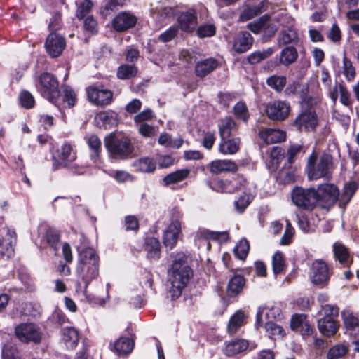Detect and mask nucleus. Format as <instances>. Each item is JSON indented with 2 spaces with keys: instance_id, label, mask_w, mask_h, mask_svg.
Returning a JSON list of instances; mask_svg holds the SVG:
<instances>
[{
  "instance_id": "obj_38",
  "label": "nucleus",
  "mask_w": 359,
  "mask_h": 359,
  "mask_svg": "<svg viewBox=\"0 0 359 359\" xmlns=\"http://www.w3.org/2000/svg\"><path fill=\"white\" fill-rule=\"evenodd\" d=\"M245 285V279L241 275H235L232 277L227 286V294L230 297H236L243 290Z\"/></svg>"
},
{
  "instance_id": "obj_50",
  "label": "nucleus",
  "mask_w": 359,
  "mask_h": 359,
  "mask_svg": "<svg viewBox=\"0 0 359 359\" xmlns=\"http://www.w3.org/2000/svg\"><path fill=\"white\" fill-rule=\"evenodd\" d=\"M250 250L248 241L245 238L241 239L233 249L234 254L239 259H244Z\"/></svg>"
},
{
  "instance_id": "obj_13",
  "label": "nucleus",
  "mask_w": 359,
  "mask_h": 359,
  "mask_svg": "<svg viewBox=\"0 0 359 359\" xmlns=\"http://www.w3.org/2000/svg\"><path fill=\"white\" fill-rule=\"evenodd\" d=\"M137 22V17L127 11L118 13L112 20V27L115 31L123 32L135 26Z\"/></svg>"
},
{
  "instance_id": "obj_32",
  "label": "nucleus",
  "mask_w": 359,
  "mask_h": 359,
  "mask_svg": "<svg viewBox=\"0 0 359 359\" xmlns=\"http://www.w3.org/2000/svg\"><path fill=\"white\" fill-rule=\"evenodd\" d=\"M241 140L238 137L226 138L221 140L219 145V151L223 154H234L240 149Z\"/></svg>"
},
{
  "instance_id": "obj_10",
  "label": "nucleus",
  "mask_w": 359,
  "mask_h": 359,
  "mask_svg": "<svg viewBox=\"0 0 359 359\" xmlns=\"http://www.w3.org/2000/svg\"><path fill=\"white\" fill-rule=\"evenodd\" d=\"M290 104L285 100H274L267 104L266 113L269 118L273 121H284L290 112Z\"/></svg>"
},
{
  "instance_id": "obj_31",
  "label": "nucleus",
  "mask_w": 359,
  "mask_h": 359,
  "mask_svg": "<svg viewBox=\"0 0 359 359\" xmlns=\"http://www.w3.org/2000/svg\"><path fill=\"white\" fill-rule=\"evenodd\" d=\"M144 248L147 252V258L151 260H158L160 258V243L157 238L154 237L147 238L145 239Z\"/></svg>"
},
{
  "instance_id": "obj_20",
  "label": "nucleus",
  "mask_w": 359,
  "mask_h": 359,
  "mask_svg": "<svg viewBox=\"0 0 359 359\" xmlns=\"http://www.w3.org/2000/svg\"><path fill=\"white\" fill-rule=\"evenodd\" d=\"M332 251L335 260L343 267H349L353 263L348 249L341 243L335 242L332 245Z\"/></svg>"
},
{
  "instance_id": "obj_58",
  "label": "nucleus",
  "mask_w": 359,
  "mask_h": 359,
  "mask_svg": "<svg viewBox=\"0 0 359 359\" xmlns=\"http://www.w3.org/2000/svg\"><path fill=\"white\" fill-rule=\"evenodd\" d=\"M93 6V3L90 0H83L79 6L76 11V17L82 19L89 13Z\"/></svg>"
},
{
  "instance_id": "obj_41",
  "label": "nucleus",
  "mask_w": 359,
  "mask_h": 359,
  "mask_svg": "<svg viewBox=\"0 0 359 359\" xmlns=\"http://www.w3.org/2000/svg\"><path fill=\"white\" fill-rule=\"evenodd\" d=\"M245 318V316L243 312L236 311L229 320L227 327L228 333L230 334H235L244 325Z\"/></svg>"
},
{
  "instance_id": "obj_47",
  "label": "nucleus",
  "mask_w": 359,
  "mask_h": 359,
  "mask_svg": "<svg viewBox=\"0 0 359 359\" xmlns=\"http://www.w3.org/2000/svg\"><path fill=\"white\" fill-rule=\"evenodd\" d=\"M242 191L243 194L234 201L235 210L239 213L243 212L253 199L252 195L247 193V191Z\"/></svg>"
},
{
  "instance_id": "obj_46",
  "label": "nucleus",
  "mask_w": 359,
  "mask_h": 359,
  "mask_svg": "<svg viewBox=\"0 0 359 359\" xmlns=\"http://www.w3.org/2000/svg\"><path fill=\"white\" fill-rule=\"evenodd\" d=\"M266 82L277 93H280L286 86L287 78L285 76L272 75L266 79Z\"/></svg>"
},
{
  "instance_id": "obj_52",
  "label": "nucleus",
  "mask_w": 359,
  "mask_h": 359,
  "mask_svg": "<svg viewBox=\"0 0 359 359\" xmlns=\"http://www.w3.org/2000/svg\"><path fill=\"white\" fill-rule=\"evenodd\" d=\"M265 330L266 333L269 335V337H282L284 336L285 332L284 330L280 325H278L276 323L272 320H268L265 323Z\"/></svg>"
},
{
  "instance_id": "obj_51",
  "label": "nucleus",
  "mask_w": 359,
  "mask_h": 359,
  "mask_svg": "<svg viewBox=\"0 0 359 359\" xmlns=\"http://www.w3.org/2000/svg\"><path fill=\"white\" fill-rule=\"evenodd\" d=\"M2 359H20L19 352L13 344L7 343L2 347Z\"/></svg>"
},
{
  "instance_id": "obj_3",
  "label": "nucleus",
  "mask_w": 359,
  "mask_h": 359,
  "mask_svg": "<svg viewBox=\"0 0 359 359\" xmlns=\"http://www.w3.org/2000/svg\"><path fill=\"white\" fill-rule=\"evenodd\" d=\"M104 144L111 158L126 160L133 156L134 146L127 136L110 134L105 137Z\"/></svg>"
},
{
  "instance_id": "obj_60",
  "label": "nucleus",
  "mask_w": 359,
  "mask_h": 359,
  "mask_svg": "<svg viewBox=\"0 0 359 359\" xmlns=\"http://www.w3.org/2000/svg\"><path fill=\"white\" fill-rule=\"evenodd\" d=\"M346 351V346L343 345H336L329 350L327 357L328 359H338L344 356Z\"/></svg>"
},
{
  "instance_id": "obj_57",
  "label": "nucleus",
  "mask_w": 359,
  "mask_h": 359,
  "mask_svg": "<svg viewBox=\"0 0 359 359\" xmlns=\"http://www.w3.org/2000/svg\"><path fill=\"white\" fill-rule=\"evenodd\" d=\"M309 86L307 84L303 85L302 90L300 91V97L302 100V106L306 105L312 107L317 104V100L309 95Z\"/></svg>"
},
{
  "instance_id": "obj_16",
  "label": "nucleus",
  "mask_w": 359,
  "mask_h": 359,
  "mask_svg": "<svg viewBox=\"0 0 359 359\" xmlns=\"http://www.w3.org/2000/svg\"><path fill=\"white\" fill-rule=\"evenodd\" d=\"M181 233V222L178 220L171 222L164 231L163 243L169 250L173 249L177 245L179 235Z\"/></svg>"
},
{
  "instance_id": "obj_59",
  "label": "nucleus",
  "mask_w": 359,
  "mask_h": 359,
  "mask_svg": "<svg viewBox=\"0 0 359 359\" xmlns=\"http://www.w3.org/2000/svg\"><path fill=\"white\" fill-rule=\"evenodd\" d=\"M64 102L67 103L69 107L74 106L76 102V94L75 91L69 86H65L63 88Z\"/></svg>"
},
{
  "instance_id": "obj_37",
  "label": "nucleus",
  "mask_w": 359,
  "mask_h": 359,
  "mask_svg": "<svg viewBox=\"0 0 359 359\" xmlns=\"http://www.w3.org/2000/svg\"><path fill=\"white\" fill-rule=\"evenodd\" d=\"M298 57V52L294 46H286L280 53L279 62L284 66H289L293 64Z\"/></svg>"
},
{
  "instance_id": "obj_35",
  "label": "nucleus",
  "mask_w": 359,
  "mask_h": 359,
  "mask_svg": "<svg viewBox=\"0 0 359 359\" xmlns=\"http://www.w3.org/2000/svg\"><path fill=\"white\" fill-rule=\"evenodd\" d=\"M299 41L297 32L294 28H287L282 30L278 36V44L279 46L290 43L297 44Z\"/></svg>"
},
{
  "instance_id": "obj_15",
  "label": "nucleus",
  "mask_w": 359,
  "mask_h": 359,
  "mask_svg": "<svg viewBox=\"0 0 359 359\" xmlns=\"http://www.w3.org/2000/svg\"><path fill=\"white\" fill-rule=\"evenodd\" d=\"M179 27L184 32L189 33L196 29L198 25L197 13L194 9L181 12L177 16Z\"/></svg>"
},
{
  "instance_id": "obj_27",
  "label": "nucleus",
  "mask_w": 359,
  "mask_h": 359,
  "mask_svg": "<svg viewBox=\"0 0 359 359\" xmlns=\"http://www.w3.org/2000/svg\"><path fill=\"white\" fill-rule=\"evenodd\" d=\"M62 340L68 349H74L79 340V331L73 327H65L61 330Z\"/></svg>"
},
{
  "instance_id": "obj_64",
  "label": "nucleus",
  "mask_w": 359,
  "mask_h": 359,
  "mask_svg": "<svg viewBox=\"0 0 359 359\" xmlns=\"http://www.w3.org/2000/svg\"><path fill=\"white\" fill-rule=\"evenodd\" d=\"M138 131L142 136L146 137H151L156 135L154 127L145 123L140 124Z\"/></svg>"
},
{
  "instance_id": "obj_30",
  "label": "nucleus",
  "mask_w": 359,
  "mask_h": 359,
  "mask_svg": "<svg viewBox=\"0 0 359 359\" xmlns=\"http://www.w3.org/2000/svg\"><path fill=\"white\" fill-rule=\"evenodd\" d=\"M318 327L320 333L326 337L333 336L337 331V325L332 318L324 316L318 320Z\"/></svg>"
},
{
  "instance_id": "obj_12",
  "label": "nucleus",
  "mask_w": 359,
  "mask_h": 359,
  "mask_svg": "<svg viewBox=\"0 0 359 359\" xmlns=\"http://www.w3.org/2000/svg\"><path fill=\"white\" fill-rule=\"evenodd\" d=\"M318 123L317 114L311 108L304 109L293 121V126L299 130L307 132L314 130Z\"/></svg>"
},
{
  "instance_id": "obj_4",
  "label": "nucleus",
  "mask_w": 359,
  "mask_h": 359,
  "mask_svg": "<svg viewBox=\"0 0 359 359\" xmlns=\"http://www.w3.org/2000/svg\"><path fill=\"white\" fill-rule=\"evenodd\" d=\"M334 169L333 158L329 154H323L318 158L315 151L308 158L307 172L310 180L329 178Z\"/></svg>"
},
{
  "instance_id": "obj_33",
  "label": "nucleus",
  "mask_w": 359,
  "mask_h": 359,
  "mask_svg": "<svg viewBox=\"0 0 359 359\" xmlns=\"http://www.w3.org/2000/svg\"><path fill=\"white\" fill-rule=\"evenodd\" d=\"M217 66V61L213 58L198 62L195 67L196 74L199 77H204L215 70Z\"/></svg>"
},
{
  "instance_id": "obj_7",
  "label": "nucleus",
  "mask_w": 359,
  "mask_h": 359,
  "mask_svg": "<svg viewBox=\"0 0 359 359\" xmlns=\"http://www.w3.org/2000/svg\"><path fill=\"white\" fill-rule=\"evenodd\" d=\"M331 273L327 262L321 259H315L310 268L309 278L315 285L323 287L327 285Z\"/></svg>"
},
{
  "instance_id": "obj_42",
  "label": "nucleus",
  "mask_w": 359,
  "mask_h": 359,
  "mask_svg": "<svg viewBox=\"0 0 359 359\" xmlns=\"http://www.w3.org/2000/svg\"><path fill=\"white\" fill-rule=\"evenodd\" d=\"M358 189V184L355 181H350L346 183L343 193L341 194L339 198L340 205H346L347 203H348Z\"/></svg>"
},
{
  "instance_id": "obj_1",
  "label": "nucleus",
  "mask_w": 359,
  "mask_h": 359,
  "mask_svg": "<svg viewBox=\"0 0 359 359\" xmlns=\"http://www.w3.org/2000/svg\"><path fill=\"white\" fill-rule=\"evenodd\" d=\"M193 276V271L187 262V256L182 252L173 256V261L168 270V278L171 287L172 299L178 298Z\"/></svg>"
},
{
  "instance_id": "obj_18",
  "label": "nucleus",
  "mask_w": 359,
  "mask_h": 359,
  "mask_svg": "<svg viewBox=\"0 0 359 359\" xmlns=\"http://www.w3.org/2000/svg\"><path fill=\"white\" fill-rule=\"evenodd\" d=\"M212 175H219L226 172H234L238 170V166L231 160H214L205 166Z\"/></svg>"
},
{
  "instance_id": "obj_53",
  "label": "nucleus",
  "mask_w": 359,
  "mask_h": 359,
  "mask_svg": "<svg viewBox=\"0 0 359 359\" xmlns=\"http://www.w3.org/2000/svg\"><path fill=\"white\" fill-rule=\"evenodd\" d=\"M233 114L235 116L242 120L244 122H247L249 118V113L247 106L243 102H238L233 107Z\"/></svg>"
},
{
  "instance_id": "obj_6",
  "label": "nucleus",
  "mask_w": 359,
  "mask_h": 359,
  "mask_svg": "<svg viewBox=\"0 0 359 359\" xmlns=\"http://www.w3.org/2000/svg\"><path fill=\"white\" fill-rule=\"evenodd\" d=\"M38 90L43 97L53 104H56L60 97L58 81L50 73H43L40 76Z\"/></svg>"
},
{
  "instance_id": "obj_63",
  "label": "nucleus",
  "mask_w": 359,
  "mask_h": 359,
  "mask_svg": "<svg viewBox=\"0 0 359 359\" xmlns=\"http://www.w3.org/2000/svg\"><path fill=\"white\" fill-rule=\"evenodd\" d=\"M303 150V147L301 144H292L290 146L287 151V162L292 164L297 155L299 154Z\"/></svg>"
},
{
  "instance_id": "obj_22",
  "label": "nucleus",
  "mask_w": 359,
  "mask_h": 359,
  "mask_svg": "<svg viewBox=\"0 0 359 359\" xmlns=\"http://www.w3.org/2000/svg\"><path fill=\"white\" fill-rule=\"evenodd\" d=\"M259 137L266 144H276L284 141L286 138L285 133L278 129L264 128L259 133Z\"/></svg>"
},
{
  "instance_id": "obj_14",
  "label": "nucleus",
  "mask_w": 359,
  "mask_h": 359,
  "mask_svg": "<svg viewBox=\"0 0 359 359\" xmlns=\"http://www.w3.org/2000/svg\"><path fill=\"white\" fill-rule=\"evenodd\" d=\"M65 46V38L54 32L48 36L45 43L46 50L52 57H57L60 55Z\"/></svg>"
},
{
  "instance_id": "obj_54",
  "label": "nucleus",
  "mask_w": 359,
  "mask_h": 359,
  "mask_svg": "<svg viewBox=\"0 0 359 359\" xmlns=\"http://www.w3.org/2000/svg\"><path fill=\"white\" fill-rule=\"evenodd\" d=\"M216 28L212 24H203L200 25L197 30L196 34L200 38L210 37L215 35Z\"/></svg>"
},
{
  "instance_id": "obj_8",
  "label": "nucleus",
  "mask_w": 359,
  "mask_h": 359,
  "mask_svg": "<svg viewBox=\"0 0 359 359\" xmlns=\"http://www.w3.org/2000/svg\"><path fill=\"white\" fill-rule=\"evenodd\" d=\"M292 202L306 210H312L317 205L315 189H303L297 187L292 192Z\"/></svg>"
},
{
  "instance_id": "obj_17",
  "label": "nucleus",
  "mask_w": 359,
  "mask_h": 359,
  "mask_svg": "<svg viewBox=\"0 0 359 359\" xmlns=\"http://www.w3.org/2000/svg\"><path fill=\"white\" fill-rule=\"evenodd\" d=\"M86 93L89 101L96 105H107L111 101L112 93L109 90H102L95 86H89L86 88Z\"/></svg>"
},
{
  "instance_id": "obj_24",
  "label": "nucleus",
  "mask_w": 359,
  "mask_h": 359,
  "mask_svg": "<svg viewBox=\"0 0 359 359\" xmlns=\"http://www.w3.org/2000/svg\"><path fill=\"white\" fill-rule=\"evenodd\" d=\"M16 243V233L14 231L8 229L5 237L0 238V257L6 255L11 257L13 254V246Z\"/></svg>"
},
{
  "instance_id": "obj_19",
  "label": "nucleus",
  "mask_w": 359,
  "mask_h": 359,
  "mask_svg": "<svg viewBox=\"0 0 359 359\" xmlns=\"http://www.w3.org/2000/svg\"><path fill=\"white\" fill-rule=\"evenodd\" d=\"M346 333L356 337L359 335V320L350 310H343L341 313Z\"/></svg>"
},
{
  "instance_id": "obj_11",
  "label": "nucleus",
  "mask_w": 359,
  "mask_h": 359,
  "mask_svg": "<svg viewBox=\"0 0 359 359\" xmlns=\"http://www.w3.org/2000/svg\"><path fill=\"white\" fill-rule=\"evenodd\" d=\"M316 194L317 203L321 202L325 205H333L339 198V190L333 184H322L315 189Z\"/></svg>"
},
{
  "instance_id": "obj_48",
  "label": "nucleus",
  "mask_w": 359,
  "mask_h": 359,
  "mask_svg": "<svg viewBox=\"0 0 359 359\" xmlns=\"http://www.w3.org/2000/svg\"><path fill=\"white\" fill-rule=\"evenodd\" d=\"M262 4H259L245 8L240 14L241 20L247 21L261 14L262 12Z\"/></svg>"
},
{
  "instance_id": "obj_44",
  "label": "nucleus",
  "mask_w": 359,
  "mask_h": 359,
  "mask_svg": "<svg viewBox=\"0 0 359 359\" xmlns=\"http://www.w3.org/2000/svg\"><path fill=\"white\" fill-rule=\"evenodd\" d=\"M190 173L189 169L177 170L164 177L163 181L165 186L180 182L186 179Z\"/></svg>"
},
{
  "instance_id": "obj_61",
  "label": "nucleus",
  "mask_w": 359,
  "mask_h": 359,
  "mask_svg": "<svg viewBox=\"0 0 359 359\" xmlns=\"http://www.w3.org/2000/svg\"><path fill=\"white\" fill-rule=\"evenodd\" d=\"M343 74L348 81L352 80L355 76V68L346 57L343 59Z\"/></svg>"
},
{
  "instance_id": "obj_28",
  "label": "nucleus",
  "mask_w": 359,
  "mask_h": 359,
  "mask_svg": "<svg viewBox=\"0 0 359 359\" xmlns=\"http://www.w3.org/2000/svg\"><path fill=\"white\" fill-rule=\"evenodd\" d=\"M249 346L248 341L243 339H235L226 343L224 353L227 356H234L243 353Z\"/></svg>"
},
{
  "instance_id": "obj_25",
  "label": "nucleus",
  "mask_w": 359,
  "mask_h": 359,
  "mask_svg": "<svg viewBox=\"0 0 359 359\" xmlns=\"http://www.w3.org/2000/svg\"><path fill=\"white\" fill-rule=\"evenodd\" d=\"M253 43L251 34L246 31L241 32L233 43V50L238 53H243L249 50Z\"/></svg>"
},
{
  "instance_id": "obj_9",
  "label": "nucleus",
  "mask_w": 359,
  "mask_h": 359,
  "mask_svg": "<svg viewBox=\"0 0 359 359\" xmlns=\"http://www.w3.org/2000/svg\"><path fill=\"white\" fill-rule=\"evenodd\" d=\"M16 337L24 343L34 342L39 344L41 341L42 332L34 323H22L15 330Z\"/></svg>"
},
{
  "instance_id": "obj_36",
  "label": "nucleus",
  "mask_w": 359,
  "mask_h": 359,
  "mask_svg": "<svg viewBox=\"0 0 359 359\" xmlns=\"http://www.w3.org/2000/svg\"><path fill=\"white\" fill-rule=\"evenodd\" d=\"M135 170L143 173H151L156 168V164L154 158L150 157H142L133 164Z\"/></svg>"
},
{
  "instance_id": "obj_2",
  "label": "nucleus",
  "mask_w": 359,
  "mask_h": 359,
  "mask_svg": "<svg viewBox=\"0 0 359 359\" xmlns=\"http://www.w3.org/2000/svg\"><path fill=\"white\" fill-rule=\"evenodd\" d=\"M76 275L83 282L86 294L88 285L99 275V257L93 248H86L79 252Z\"/></svg>"
},
{
  "instance_id": "obj_29",
  "label": "nucleus",
  "mask_w": 359,
  "mask_h": 359,
  "mask_svg": "<svg viewBox=\"0 0 359 359\" xmlns=\"http://www.w3.org/2000/svg\"><path fill=\"white\" fill-rule=\"evenodd\" d=\"M76 158V154L73 151L69 144L65 143L58 150L57 163L60 167H67L69 163L74 161Z\"/></svg>"
},
{
  "instance_id": "obj_62",
  "label": "nucleus",
  "mask_w": 359,
  "mask_h": 359,
  "mask_svg": "<svg viewBox=\"0 0 359 359\" xmlns=\"http://www.w3.org/2000/svg\"><path fill=\"white\" fill-rule=\"evenodd\" d=\"M20 100L22 106L25 108L29 109L34 105V98L28 91H22L20 95Z\"/></svg>"
},
{
  "instance_id": "obj_39",
  "label": "nucleus",
  "mask_w": 359,
  "mask_h": 359,
  "mask_svg": "<svg viewBox=\"0 0 359 359\" xmlns=\"http://www.w3.org/2000/svg\"><path fill=\"white\" fill-rule=\"evenodd\" d=\"M39 233H46V242L54 250L57 249L59 243V234L57 231L52 228H48L46 225H41L39 228Z\"/></svg>"
},
{
  "instance_id": "obj_43",
  "label": "nucleus",
  "mask_w": 359,
  "mask_h": 359,
  "mask_svg": "<svg viewBox=\"0 0 359 359\" xmlns=\"http://www.w3.org/2000/svg\"><path fill=\"white\" fill-rule=\"evenodd\" d=\"M87 143L91 150L90 158L94 163H97L101 151V141L97 135H91L87 138Z\"/></svg>"
},
{
  "instance_id": "obj_26",
  "label": "nucleus",
  "mask_w": 359,
  "mask_h": 359,
  "mask_svg": "<svg viewBox=\"0 0 359 359\" xmlns=\"http://www.w3.org/2000/svg\"><path fill=\"white\" fill-rule=\"evenodd\" d=\"M95 120L100 128L107 129L117 124L118 115L113 111H100L97 114Z\"/></svg>"
},
{
  "instance_id": "obj_56",
  "label": "nucleus",
  "mask_w": 359,
  "mask_h": 359,
  "mask_svg": "<svg viewBox=\"0 0 359 359\" xmlns=\"http://www.w3.org/2000/svg\"><path fill=\"white\" fill-rule=\"evenodd\" d=\"M269 20V16L268 15H264L260 17L258 20L248 24V27L250 31L257 34L262 28L264 27Z\"/></svg>"
},
{
  "instance_id": "obj_34",
  "label": "nucleus",
  "mask_w": 359,
  "mask_h": 359,
  "mask_svg": "<svg viewBox=\"0 0 359 359\" xmlns=\"http://www.w3.org/2000/svg\"><path fill=\"white\" fill-rule=\"evenodd\" d=\"M218 128L221 140H225L229 138L236 130V123L232 118L226 117L219 121Z\"/></svg>"
},
{
  "instance_id": "obj_49",
  "label": "nucleus",
  "mask_w": 359,
  "mask_h": 359,
  "mask_svg": "<svg viewBox=\"0 0 359 359\" xmlns=\"http://www.w3.org/2000/svg\"><path fill=\"white\" fill-rule=\"evenodd\" d=\"M273 53V49L272 48H268L265 50H263L262 51H255L252 53H251L248 57V62L250 64H257L259 62L262 61L263 60L269 57Z\"/></svg>"
},
{
  "instance_id": "obj_40",
  "label": "nucleus",
  "mask_w": 359,
  "mask_h": 359,
  "mask_svg": "<svg viewBox=\"0 0 359 359\" xmlns=\"http://www.w3.org/2000/svg\"><path fill=\"white\" fill-rule=\"evenodd\" d=\"M133 341L127 337H120L114 345V351L118 355L130 353L133 348Z\"/></svg>"
},
{
  "instance_id": "obj_55",
  "label": "nucleus",
  "mask_w": 359,
  "mask_h": 359,
  "mask_svg": "<svg viewBox=\"0 0 359 359\" xmlns=\"http://www.w3.org/2000/svg\"><path fill=\"white\" fill-rule=\"evenodd\" d=\"M273 271L274 274L280 273L285 268V261L283 255L276 252L272 257Z\"/></svg>"
},
{
  "instance_id": "obj_5",
  "label": "nucleus",
  "mask_w": 359,
  "mask_h": 359,
  "mask_svg": "<svg viewBox=\"0 0 359 359\" xmlns=\"http://www.w3.org/2000/svg\"><path fill=\"white\" fill-rule=\"evenodd\" d=\"M248 182L242 175H237L231 179H217L209 183L212 190L219 193L234 194L237 191H248Z\"/></svg>"
},
{
  "instance_id": "obj_23",
  "label": "nucleus",
  "mask_w": 359,
  "mask_h": 359,
  "mask_svg": "<svg viewBox=\"0 0 359 359\" xmlns=\"http://www.w3.org/2000/svg\"><path fill=\"white\" fill-rule=\"evenodd\" d=\"M265 315L268 320H277L280 318L281 310L276 306H260L258 309L256 316L255 326L257 328L262 325V316Z\"/></svg>"
},
{
  "instance_id": "obj_45",
  "label": "nucleus",
  "mask_w": 359,
  "mask_h": 359,
  "mask_svg": "<svg viewBox=\"0 0 359 359\" xmlns=\"http://www.w3.org/2000/svg\"><path fill=\"white\" fill-rule=\"evenodd\" d=\"M138 72V69L134 65H122L117 70V77L126 80L135 77Z\"/></svg>"
},
{
  "instance_id": "obj_21",
  "label": "nucleus",
  "mask_w": 359,
  "mask_h": 359,
  "mask_svg": "<svg viewBox=\"0 0 359 359\" xmlns=\"http://www.w3.org/2000/svg\"><path fill=\"white\" fill-rule=\"evenodd\" d=\"M229 238L228 231H213L206 229H199L195 236V241L201 239L212 240L218 243L226 242Z\"/></svg>"
}]
</instances>
